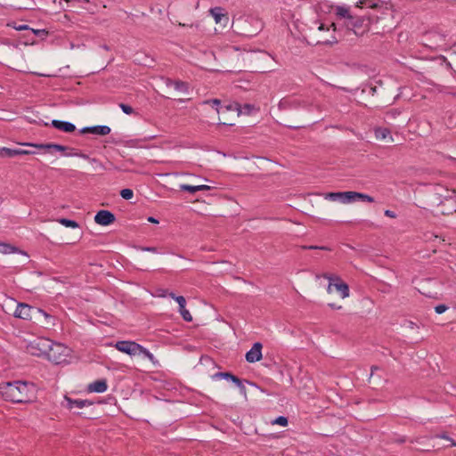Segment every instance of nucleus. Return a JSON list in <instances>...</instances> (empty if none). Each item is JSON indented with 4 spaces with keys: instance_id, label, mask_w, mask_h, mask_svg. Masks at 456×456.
Listing matches in <instances>:
<instances>
[{
    "instance_id": "1",
    "label": "nucleus",
    "mask_w": 456,
    "mask_h": 456,
    "mask_svg": "<svg viewBox=\"0 0 456 456\" xmlns=\"http://www.w3.org/2000/svg\"><path fill=\"white\" fill-rule=\"evenodd\" d=\"M0 394L6 401L16 403H28L34 394V386L25 381L7 382L0 385Z\"/></svg>"
},
{
    "instance_id": "2",
    "label": "nucleus",
    "mask_w": 456,
    "mask_h": 456,
    "mask_svg": "<svg viewBox=\"0 0 456 456\" xmlns=\"http://www.w3.org/2000/svg\"><path fill=\"white\" fill-rule=\"evenodd\" d=\"M71 350L61 343L53 342L47 352L46 357L55 364H61L68 362Z\"/></svg>"
},
{
    "instance_id": "3",
    "label": "nucleus",
    "mask_w": 456,
    "mask_h": 456,
    "mask_svg": "<svg viewBox=\"0 0 456 456\" xmlns=\"http://www.w3.org/2000/svg\"><path fill=\"white\" fill-rule=\"evenodd\" d=\"M50 345H52L51 339L46 338H37L28 344L27 350L32 355L46 356Z\"/></svg>"
},
{
    "instance_id": "4",
    "label": "nucleus",
    "mask_w": 456,
    "mask_h": 456,
    "mask_svg": "<svg viewBox=\"0 0 456 456\" xmlns=\"http://www.w3.org/2000/svg\"><path fill=\"white\" fill-rule=\"evenodd\" d=\"M346 26L352 29L354 35L362 36L370 30V19L369 17H352Z\"/></svg>"
},
{
    "instance_id": "5",
    "label": "nucleus",
    "mask_w": 456,
    "mask_h": 456,
    "mask_svg": "<svg viewBox=\"0 0 456 456\" xmlns=\"http://www.w3.org/2000/svg\"><path fill=\"white\" fill-rule=\"evenodd\" d=\"M114 346L119 352L125 353L130 356L139 355V352L142 349V345L128 340L118 341Z\"/></svg>"
},
{
    "instance_id": "6",
    "label": "nucleus",
    "mask_w": 456,
    "mask_h": 456,
    "mask_svg": "<svg viewBox=\"0 0 456 456\" xmlns=\"http://www.w3.org/2000/svg\"><path fill=\"white\" fill-rule=\"evenodd\" d=\"M64 403L62 405L67 409L72 411L75 409H83L92 405V402L83 399H72L67 395L64 396Z\"/></svg>"
},
{
    "instance_id": "7",
    "label": "nucleus",
    "mask_w": 456,
    "mask_h": 456,
    "mask_svg": "<svg viewBox=\"0 0 456 456\" xmlns=\"http://www.w3.org/2000/svg\"><path fill=\"white\" fill-rule=\"evenodd\" d=\"M32 311L33 307L25 303H18L16 309L13 313L14 317L22 319V320H31L32 319Z\"/></svg>"
},
{
    "instance_id": "8",
    "label": "nucleus",
    "mask_w": 456,
    "mask_h": 456,
    "mask_svg": "<svg viewBox=\"0 0 456 456\" xmlns=\"http://www.w3.org/2000/svg\"><path fill=\"white\" fill-rule=\"evenodd\" d=\"M169 297L175 300L179 305V313L182 315L183 319L186 322H191L192 316L190 312L186 309V300L183 296H175L174 293H170Z\"/></svg>"
},
{
    "instance_id": "9",
    "label": "nucleus",
    "mask_w": 456,
    "mask_h": 456,
    "mask_svg": "<svg viewBox=\"0 0 456 456\" xmlns=\"http://www.w3.org/2000/svg\"><path fill=\"white\" fill-rule=\"evenodd\" d=\"M262 344L256 342L253 346L246 353L245 358L248 362L253 363L262 359Z\"/></svg>"
},
{
    "instance_id": "10",
    "label": "nucleus",
    "mask_w": 456,
    "mask_h": 456,
    "mask_svg": "<svg viewBox=\"0 0 456 456\" xmlns=\"http://www.w3.org/2000/svg\"><path fill=\"white\" fill-rule=\"evenodd\" d=\"M115 221V216L109 210H100L94 216V222L100 225H110Z\"/></svg>"
},
{
    "instance_id": "11",
    "label": "nucleus",
    "mask_w": 456,
    "mask_h": 456,
    "mask_svg": "<svg viewBox=\"0 0 456 456\" xmlns=\"http://www.w3.org/2000/svg\"><path fill=\"white\" fill-rule=\"evenodd\" d=\"M210 14L214 18L216 24H222L225 27L229 21V17L221 7H214L209 10Z\"/></svg>"
},
{
    "instance_id": "12",
    "label": "nucleus",
    "mask_w": 456,
    "mask_h": 456,
    "mask_svg": "<svg viewBox=\"0 0 456 456\" xmlns=\"http://www.w3.org/2000/svg\"><path fill=\"white\" fill-rule=\"evenodd\" d=\"M155 135L144 136L141 138L130 139L126 142V146L130 148H146V142L154 139Z\"/></svg>"
},
{
    "instance_id": "13",
    "label": "nucleus",
    "mask_w": 456,
    "mask_h": 456,
    "mask_svg": "<svg viewBox=\"0 0 456 456\" xmlns=\"http://www.w3.org/2000/svg\"><path fill=\"white\" fill-rule=\"evenodd\" d=\"M36 153H37V151H29L28 150H22V149H11V148H6V147H3L0 150V154L2 156H5V157H14V156H18V155H34Z\"/></svg>"
},
{
    "instance_id": "14",
    "label": "nucleus",
    "mask_w": 456,
    "mask_h": 456,
    "mask_svg": "<svg viewBox=\"0 0 456 456\" xmlns=\"http://www.w3.org/2000/svg\"><path fill=\"white\" fill-rule=\"evenodd\" d=\"M110 127L105 125H99L94 126H86L82 129V133H91L99 135H107L110 133Z\"/></svg>"
},
{
    "instance_id": "15",
    "label": "nucleus",
    "mask_w": 456,
    "mask_h": 456,
    "mask_svg": "<svg viewBox=\"0 0 456 456\" xmlns=\"http://www.w3.org/2000/svg\"><path fill=\"white\" fill-rule=\"evenodd\" d=\"M52 126L54 128L63 131V132H66V133H72L76 130L75 125L69 121L53 119V120H52Z\"/></svg>"
},
{
    "instance_id": "16",
    "label": "nucleus",
    "mask_w": 456,
    "mask_h": 456,
    "mask_svg": "<svg viewBox=\"0 0 456 456\" xmlns=\"http://www.w3.org/2000/svg\"><path fill=\"white\" fill-rule=\"evenodd\" d=\"M108 388V385L106 380L104 379H98L92 383H90L87 387V390L90 393H104Z\"/></svg>"
},
{
    "instance_id": "17",
    "label": "nucleus",
    "mask_w": 456,
    "mask_h": 456,
    "mask_svg": "<svg viewBox=\"0 0 456 456\" xmlns=\"http://www.w3.org/2000/svg\"><path fill=\"white\" fill-rule=\"evenodd\" d=\"M234 107H235L236 111L238 112V116L242 115V114L250 115L251 113H253L255 111H258V110H259L255 105L249 104V103H246L241 106L238 102H234Z\"/></svg>"
},
{
    "instance_id": "18",
    "label": "nucleus",
    "mask_w": 456,
    "mask_h": 456,
    "mask_svg": "<svg viewBox=\"0 0 456 456\" xmlns=\"http://www.w3.org/2000/svg\"><path fill=\"white\" fill-rule=\"evenodd\" d=\"M334 289L339 293L342 298L349 297V287L346 283L343 282L338 276V281H334Z\"/></svg>"
},
{
    "instance_id": "19",
    "label": "nucleus",
    "mask_w": 456,
    "mask_h": 456,
    "mask_svg": "<svg viewBox=\"0 0 456 456\" xmlns=\"http://www.w3.org/2000/svg\"><path fill=\"white\" fill-rule=\"evenodd\" d=\"M375 136L378 140H389L393 141L391 132L386 127H378L375 129Z\"/></svg>"
},
{
    "instance_id": "20",
    "label": "nucleus",
    "mask_w": 456,
    "mask_h": 456,
    "mask_svg": "<svg viewBox=\"0 0 456 456\" xmlns=\"http://www.w3.org/2000/svg\"><path fill=\"white\" fill-rule=\"evenodd\" d=\"M382 4L380 0H359L357 3L358 7H368L376 9L379 8Z\"/></svg>"
},
{
    "instance_id": "21",
    "label": "nucleus",
    "mask_w": 456,
    "mask_h": 456,
    "mask_svg": "<svg viewBox=\"0 0 456 456\" xmlns=\"http://www.w3.org/2000/svg\"><path fill=\"white\" fill-rule=\"evenodd\" d=\"M20 252L17 248L14 246L5 243V242H0V254L3 255H9Z\"/></svg>"
},
{
    "instance_id": "22",
    "label": "nucleus",
    "mask_w": 456,
    "mask_h": 456,
    "mask_svg": "<svg viewBox=\"0 0 456 456\" xmlns=\"http://www.w3.org/2000/svg\"><path fill=\"white\" fill-rule=\"evenodd\" d=\"M336 14L340 18L347 19V20H350L353 16L349 13V8L345 5H338L335 9Z\"/></svg>"
},
{
    "instance_id": "23",
    "label": "nucleus",
    "mask_w": 456,
    "mask_h": 456,
    "mask_svg": "<svg viewBox=\"0 0 456 456\" xmlns=\"http://www.w3.org/2000/svg\"><path fill=\"white\" fill-rule=\"evenodd\" d=\"M167 85H173L176 91L183 94L188 93V85L183 81H169Z\"/></svg>"
},
{
    "instance_id": "24",
    "label": "nucleus",
    "mask_w": 456,
    "mask_h": 456,
    "mask_svg": "<svg viewBox=\"0 0 456 456\" xmlns=\"http://www.w3.org/2000/svg\"><path fill=\"white\" fill-rule=\"evenodd\" d=\"M359 192L356 191H344L343 204L352 203L357 200Z\"/></svg>"
},
{
    "instance_id": "25",
    "label": "nucleus",
    "mask_w": 456,
    "mask_h": 456,
    "mask_svg": "<svg viewBox=\"0 0 456 456\" xmlns=\"http://www.w3.org/2000/svg\"><path fill=\"white\" fill-rule=\"evenodd\" d=\"M323 278L329 281V285L327 287V292L329 294L332 293V289L334 288V281H338V276L330 274V273H324Z\"/></svg>"
},
{
    "instance_id": "26",
    "label": "nucleus",
    "mask_w": 456,
    "mask_h": 456,
    "mask_svg": "<svg viewBox=\"0 0 456 456\" xmlns=\"http://www.w3.org/2000/svg\"><path fill=\"white\" fill-rule=\"evenodd\" d=\"M325 199L331 201H339L343 203L344 191L339 192H330L325 195Z\"/></svg>"
},
{
    "instance_id": "27",
    "label": "nucleus",
    "mask_w": 456,
    "mask_h": 456,
    "mask_svg": "<svg viewBox=\"0 0 456 456\" xmlns=\"http://www.w3.org/2000/svg\"><path fill=\"white\" fill-rule=\"evenodd\" d=\"M36 313L42 315L45 318V325H54V318L51 314H47L44 310L40 308L36 309Z\"/></svg>"
},
{
    "instance_id": "28",
    "label": "nucleus",
    "mask_w": 456,
    "mask_h": 456,
    "mask_svg": "<svg viewBox=\"0 0 456 456\" xmlns=\"http://www.w3.org/2000/svg\"><path fill=\"white\" fill-rule=\"evenodd\" d=\"M143 355L145 358H147L149 361H151L154 365H158L159 362L155 358V356L145 347L142 346V349L139 352V355Z\"/></svg>"
},
{
    "instance_id": "29",
    "label": "nucleus",
    "mask_w": 456,
    "mask_h": 456,
    "mask_svg": "<svg viewBox=\"0 0 456 456\" xmlns=\"http://www.w3.org/2000/svg\"><path fill=\"white\" fill-rule=\"evenodd\" d=\"M65 156H68V157H78V158L86 159L89 162H90V159H92V158H90L88 155H86L85 153H82V152H79V151H77L74 149H70V151L66 153Z\"/></svg>"
},
{
    "instance_id": "30",
    "label": "nucleus",
    "mask_w": 456,
    "mask_h": 456,
    "mask_svg": "<svg viewBox=\"0 0 456 456\" xmlns=\"http://www.w3.org/2000/svg\"><path fill=\"white\" fill-rule=\"evenodd\" d=\"M58 222L64 225L65 227H69V228H77L78 227V224L74 221V220H70V219H67V218H61L58 220Z\"/></svg>"
},
{
    "instance_id": "31",
    "label": "nucleus",
    "mask_w": 456,
    "mask_h": 456,
    "mask_svg": "<svg viewBox=\"0 0 456 456\" xmlns=\"http://www.w3.org/2000/svg\"><path fill=\"white\" fill-rule=\"evenodd\" d=\"M23 145L29 146L35 148L37 150H45L49 151V143H34V142H25Z\"/></svg>"
},
{
    "instance_id": "32",
    "label": "nucleus",
    "mask_w": 456,
    "mask_h": 456,
    "mask_svg": "<svg viewBox=\"0 0 456 456\" xmlns=\"http://www.w3.org/2000/svg\"><path fill=\"white\" fill-rule=\"evenodd\" d=\"M180 189L181 191H188L191 194L199 191L198 185L181 184Z\"/></svg>"
},
{
    "instance_id": "33",
    "label": "nucleus",
    "mask_w": 456,
    "mask_h": 456,
    "mask_svg": "<svg viewBox=\"0 0 456 456\" xmlns=\"http://www.w3.org/2000/svg\"><path fill=\"white\" fill-rule=\"evenodd\" d=\"M216 377H218V378H221V379H224L226 380H231L233 383L235 381V379H237L236 376H234L233 374H232L230 372H219V373L216 374Z\"/></svg>"
},
{
    "instance_id": "34",
    "label": "nucleus",
    "mask_w": 456,
    "mask_h": 456,
    "mask_svg": "<svg viewBox=\"0 0 456 456\" xmlns=\"http://www.w3.org/2000/svg\"><path fill=\"white\" fill-rule=\"evenodd\" d=\"M50 150H55L57 151H60V152H64L65 151L67 150H69V148L64 146V145H61V144H57V143H49V151Z\"/></svg>"
},
{
    "instance_id": "35",
    "label": "nucleus",
    "mask_w": 456,
    "mask_h": 456,
    "mask_svg": "<svg viewBox=\"0 0 456 456\" xmlns=\"http://www.w3.org/2000/svg\"><path fill=\"white\" fill-rule=\"evenodd\" d=\"M220 103H221V102L218 99L206 100V101L203 102V104H211L212 107H215L216 111H217V113L220 112V109H219Z\"/></svg>"
},
{
    "instance_id": "36",
    "label": "nucleus",
    "mask_w": 456,
    "mask_h": 456,
    "mask_svg": "<svg viewBox=\"0 0 456 456\" xmlns=\"http://www.w3.org/2000/svg\"><path fill=\"white\" fill-rule=\"evenodd\" d=\"M120 196L125 200H131L134 196V191L131 189H123L120 191Z\"/></svg>"
},
{
    "instance_id": "37",
    "label": "nucleus",
    "mask_w": 456,
    "mask_h": 456,
    "mask_svg": "<svg viewBox=\"0 0 456 456\" xmlns=\"http://www.w3.org/2000/svg\"><path fill=\"white\" fill-rule=\"evenodd\" d=\"M234 384L240 389V394L243 395L244 396H246L247 395V390H246V387H245L242 380H240L239 378H237V379H235Z\"/></svg>"
},
{
    "instance_id": "38",
    "label": "nucleus",
    "mask_w": 456,
    "mask_h": 456,
    "mask_svg": "<svg viewBox=\"0 0 456 456\" xmlns=\"http://www.w3.org/2000/svg\"><path fill=\"white\" fill-rule=\"evenodd\" d=\"M357 200H362V201H366V202H369V203H372L374 201V199L371 196L368 195V194L359 192Z\"/></svg>"
},
{
    "instance_id": "39",
    "label": "nucleus",
    "mask_w": 456,
    "mask_h": 456,
    "mask_svg": "<svg viewBox=\"0 0 456 456\" xmlns=\"http://www.w3.org/2000/svg\"><path fill=\"white\" fill-rule=\"evenodd\" d=\"M273 423L278 424L282 427H286L288 425V419L284 416H280V417L276 418Z\"/></svg>"
},
{
    "instance_id": "40",
    "label": "nucleus",
    "mask_w": 456,
    "mask_h": 456,
    "mask_svg": "<svg viewBox=\"0 0 456 456\" xmlns=\"http://www.w3.org/2000/svg\"><path fill=\"white\" fill-rule=\"evenodd\" d=\"M119 107H120V109L122 110V111L125 114L130 115V114H132L134 112L133 108L131 106H129V105L125 104V103H120Z\"/></svg>"
},
{
    "instance_id": "41",
    "label": "nucleus",
    "mask_w": 456,
    "mask_h": 456,
    "mask_svg": "<svg viewBox=\"0 0 456 456\" xmlns=\"http://www.w3.org/2000/svg\"><path fill=\"white\" fill-rule=\"evenodd\" d=\"M90 163L94 166V168L104 169L103 164L97 159L92 158V159H90Z\"/></svg>"
},
{
    "instance_id": "42",
    "label": "nucleus",
    "mask_w": 456,
    "mask_h": 456,
    "mask_svg": "<svg viewBox=\"0 0 456 456\" xmlns=\"http://www.w3.org/2000/svg\"><path fill=\"white\" fill-rule=\"evenodd\" d=\"M304 249H321V250H330V248L328 247H325V246H314V245H310V246H303L302 247Z\"/></svg>"
},
{
    "instance_id": "43",
    "label": "nucleus",
    "mask_w": 456,
    "mask_h": 456,
    "mask_svg": "<svg viewBox=\"0 0 456 456\" xmlns=\"http://www.w3.org/2000/svg\"><path fill=\"white\" fill-rule=\"evenodd\" d=\"M447 310V306L445 305H438L435 307V311L438 314H444Z\"/></svg>"
},
{
    "instance_id": "44",
    "label": "nucleus",
    "mask_w": 456,
    "mask_h": 456,
    "mask_svg": "<svg viewBox=\"0 0 456 456\" xmlns=\"http://www.w3.org/2000/svg\"><path fill=\"white\" fill-rule=\"evenodd\" d=\"M141 250L142 251L154 253V254H158L159 253L158 248H155V247H142V248H141Z\"/></svg>"
},
{
    "instance_id": "45",
    "label": "nucleus",
    "mask_w": 456,
    "mask_h": 456,
    "mask_svg": "<svg viewBox=\"0 0 456 456\" xmlns=\"http://www.w3.org/2000/svg\"><path fill=\"white\" fill-rule=\"evenodd\" d=\"M437 437L450 441L452 443V446H456V442H454L452 438H450L447 435L442 434L438 435Z\"/></svg>"
},
{
    "instance_id": "46",
    "label": "nucleus",
    "mask_w": 456,
    "mask_h": 456,
    "mask_svg": "<svg viewBox=\"0 0 456 456\" xmlns=\"http://www.w3.org/2000/svg\"><path fill=\"white\" fill-rule=\"evenodd\" d=\"M12 28L18 31H20V30H25V29H28V25H19V26H16V25H13Z\"/></svg>"
},
{
    "instance_id": "47",
    "label": "nucleus",
    "mask_w": 456,
    "mask_h": 456,
    "mask_svg": "<svg viewBox=\"0 0 456 456\" xmlns=\"http://www.w3.org/2000/svg\"><path fill=\"white\" fill-rule=\"evenodd\" d=\"M169 294H170V293H167V289H159V290H158V296H159V297H166V296H167V295L169 296Z\"/></svg>"
},
{
    "instance_id": "48",
    "label": "nucleus",
    "mask_w": 456,
    "mask_h": 456,
    "mask_svg": "<svg viewBox=\"0 0 456 456\" xmlns=\"http://www.w3.org/2000/svg\"><path fill=\"white\" fill-rule=\"evenodd\" d=\"M384 214H385V216L391 217V218H395L396 216L395 213L389 209L385 210Z\"/></svg>"
},
{
    "instance_id": "49",
    "label": "nucleus",
    "mask_w": 456,
    "mask_h": 456,
    "mask_svg": "<svg viewBox=\"0 0 456 456\" xmlns=\"http://www.w3.org/2000/svg\"><path fill=\"white\" fill-rule=\"evenodd\" d=\"M221 109H224L225 110L227 111H230V110H235V107H234V103L232 104H228V105H225V106H223Z\"/></svg>"
},
{
    "instance_id": "50",
    "label": "nucleus",
    "mask_w": 456,
    "mask_h": 456,
    "mask_svg": "<svg viewBox=\"0 0 456 456\" xmlns=\"http://www.w3.org/2000/svg\"><path fill=\"white\" fill-rule=\"evenodd\" d=\"M198 188H199V191H208L211 189L210 186L206 185V184L198 185Z\"/></svg>"
},
{
    "instance_id": "51",
    "label": "nucleus",
    "mask_w": 456,
    "mask_h": 456,
    "mask_svg": "<svg viewBox=\"0 0 456 456\" xmlns=\"http://www.w3.org/2000/svg\"><path fill=\"white\" fill-rule=\"evenodd\" d=\"M148 221H149L150 223H152V224H159V220H158V219H156V218H155V217H153V216H149V217H148Z\"/></svg>"
},
{
    "instance_id": "52",
    "label": "nucleus",
    "mask_w": 456,
    "mask_h": 456,
    "mask_svg": "<svg viewBox=\"0 0 456 456\" xmlns=\"http://www.w3.org/2000/svg\"><path fill=\"white\" fill-rule=\"evenodd\" d=\"M318 29L320 31H322V30H329V28H325L324 24H320L319 27H318Z\"/></svg>"
},
{
    "instance_id": "53",
    "label": "nucleus",
    "mask_w": 456,
    "mask_h": 456,
    "mask_svg": "<svg viewBox=\"0 0 456 456\" xmlns=\"http://www.w3.org/2000/svg\"><path fill=\"white\" fill-rule=\"evenodd\" d=\"M32 31L36 34V35H38L40 33V30H35V29H32Z\"/></svg>"
},
{
    "instance_id": "54",
    "label": "nucleus",
    "mask_w": 456,
    "mask_h": 456,
    "mask_svg": "<svg viewBox=\"0 0 456 456\" xmlns=\"http://www.w3.org/2000/svg\"><path fill=\"white\" fill-rule=\"evenodd\" d=\"M83 1H84V2H86V3H88V2H89V0H83Z\"/></svg>"
}]
</instances>
